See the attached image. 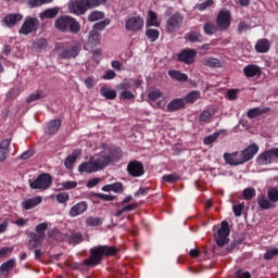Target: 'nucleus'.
<instances>
[{
	"label": "nucleus",
	"instance_id": "nucleus-1",
	"mask_svg": "<svg viewBox=\"0 0 278 278\" xmlns=\"http://www.w3.org/2000/svg\"><path fill=\"white\" fill-rule=\"evenodd\" d=\"M112 162V156L108 152L102 151L96 153L89 157V161H85L78 165V173L80 175H92V173H99L103 170L106 166H110Z\"/></svg>",
	"mask_w": 278,
	"mask_h": 278
},
{
	"label": "nucleus",
	"instance_id": "nucleus-2",
	"mask_svg": "<svg viewBox=\"0 0 278 278\" xmlns=\"http://www.w3.org/2000/svg\"><path fill=\"white\" fill-rule=\"evenodd\" d=\"M118 253V249L114 245H99L92 248L90 250V256L86 261L87 266H97V264H101V260L104 257H110L112 255H116Z\"/></svg>",
	"mask_w": 278,
	"mask_h": 278
},
{
	"label": "nucleus",
	"instance_id": "nucleus-3",
	"mask_svg": "<svg viewBox=\"0 0 278 278\" xmlns=\"http://www.w3.org/2000/svg\"><path fill=\"white\" fill-rule=\"evenodd\" d=\"M54 26L56 29H59V31H70L71 34H79L81 30V25L79 22H77L75 17L68 15L59 17L55 21Z\"/></svg>",
	"mask_w": 278,
	"mask_h": 278
},
{
	"label": "nucleus",
	"instance_id": "nucleus-4",
	"mask_svg": "<svg viewBox=\"0 0 278 278\" xmlns=\"http://www.w3.org/2000/svg\"><path fill=\"white\" fill-rule=\"evenodd\" d=\"M278 202V189L277 187H270L267 190V198L264 194L258 195L257 203L261 210H270L275 207L273 203Z\"/></svg>",
	"mask_w": 278,
	"mask_h": 278
},
{
	"label": "nucleus",
	"instance_id": "nucleus-5",
	"mask_svg": "<svg viewBox=\"0 0 278 278\" xmlns=\"http://www.w3.org/2000/svg\"><path fill=\"white\" fill-rule=\"evenodd\" d=\"M51 186H53V177L49 173H42L34 181L29 182L31 190H39L40 192L49 190Z\"/></svg>",
	"mask_w": 278,
	"mask_h": 278
},
{
	"label": "nucleus",
	"instance_id": "nucleus-6",
	"mask_svg": "<svg viewBox=\"0 0 278 278\" xmlns=\"http://www.w3.org/2000/svg\"><path fill=\"white\" fill-rule=\"evenodd\" d=\"M125 29L130 34H138L144 29V18L140 15L129 16L125 21Z\"/></svg>",
	"mask_w": 278,
	"mask_h": 278
},
{
	"label": "nucleus",
	"instance_id": "nucleus-7",
	"mask_svg": "<svg viewBox=\"0 0 278 278\" xmlns=\"http://www.w3.org/2000/svg\"><path fill=\"white\" fill-rule=\"evenodd\" d=\"M276 160H278V148H271L261 153L256 159V163L258 166H268V164H273Z\"/></svg>",
	"mask_w": 278,
	"mask_h": 278
},
{
	"label": "nucleus",
	"instance_id": "nucleus-8",
	"mask_svg": "<svg viewBox=\"0 0 278 278\" xmlns=\"http://www.w3.org/2000/svg\"><path fill=\"white\" fill-rule=\"evenodd\" d=\"M229 233H230L229 223L222 222L220 228L215 235V241L217 247H225V244L229 242Z\"/></svg>",
	"mask_w": 278,
	"mask_h": 278
},
{
	"label": "nucleus",
	"instance_id": "nucleus-9",
	"mask_svg": "<svg viewBox=\"0 0 278 278\" xmlns=\"http://www.w3.org/2000/svg\"><path fill=\"white\" fill-rule=\"evenodd\" d=\"M216 25L219 31H226V29L231 26V13L229 10L223 9L218 12Z\"/></svg>",
	"mask_w": 278,
	"mask_h": 278
},
{
	"label": "nucleus",
	"instance_id": "nucleus-10",
	"mask_svg": "<svg viewBox=\"0 0 278 278\" xmlns=\"http://www.w3.org/2000/svg\"><path fill=\"white\" fill-rule=\"evenodd\" d=\"M40 25V22L36 17H27L25 22L22 24L20 29V34L27 36L31 34V31H36Z\"/></svg>",
	"mask_w": 278,
	"mask_h": 278
},
{
	"label": "nucleus",
	"instance_id": "nucleus-11",
	"mask_svg": "<svg viewBox=\"0 0 278 278\" xmlns=\"http://www.w3.org/2000/svg\"><path fill=\"white\" fill-rule=\"evenodd\" d=\"M67 8L71 14H75L76 16H81L88 12L86 7V2L84 0H74L68 2Z\"/></svg>",
	"mask_w": 278,
	"mask_h": 278
},
{
	"label": "nucleus",
	"instance_id": "nucleus-12",
	"mask_svg": "<svg viewBox=\"0 0 278 278\" xmlns=\"http://www.w3.org/2000/svg\"><path fill=\"white\" fill-rule=\"evenodd\" d=\"M127 173L130 177H142L144 175V165L140 161H130L127 165Z\"/></svg>",
	"mask_w": 278,
	"mask_h": 278
},
{
	"label": "nucleus",
	"instance_id": "nucleus-13",
	"mask_svg": "<svg viewBox=\"0 0 278 278\" xmlns=\"http://www.w3.org/2000/svg\"><path fill=\"white\" fill-rule=\"evenodd\" d=\"M194 58H197L194 49H185L178 53V62H184V64H194Z\"/></svg>",
	"mask_w": 278,
	"mask_h": 278
},
{
	"label": "nucleus",
	"instance_id": "nucleus-14",
	"mask_svg": "<svg viewBox=\"0 0 278 278\" xmlns=\"http://www.w3.org/2000/svg\"><path fill=\"white\" fill-rule=\"evenodd\" d=\"M159 99H162V100H160L156 103V108L159 110H164V108H166V100H164V96L162 94V91L153 90L148 93L149 103H154V101H157Z\"/></svg>",
	"mask_w": 278,
	"mask_h": 278
},
{
	"label": "nucleus",
	"instance_id": "nucleus-15",
	"mask_svg": "<svg viewBox=\"0 0 278 278\" xmlns=\"http://www.w3.org/2000/svg\"><path fill=\"white\" fill-rule=\"evenodd\" d=\"M260 151V146L257 143H252L248 148H245L243 151H241V157L243 160V163L250 162V160H253L255 155H257Z\"/></svg>",
	"mask_w": 278,
	"mask_h": 278
},
{
	"label": "nucleus",
	"instance_id": "nucleus-16",
	"mask_svg": "<svg viewBox=\"0 0 278 278\" xmlns=\"http://www.w3.org/2000/svg\"><path fill=\"white\" fill-rule=\"evenodd\" d=\"M224 160L226 164H229L230 166H240V164H244L242 154L238 152L224 153Z\"/></svg>",
	"mask_w": 278,
	"mask_h": 278
},
{
	"label": "nucleus",
	"instance_id": "nucleus-17",
	"mask_svg": "<svg viewBox=\"0 0 278 278\" xmlns=\"http://www.w3.org/2000/svg\"><path fill=\"white\" fill-rule=\"evenodd\" d=\"M184 23V15L176 13L166 23L167 31H175Z\"/></svg>",
	"mask_w": 278,
	"mask_h": 278
},
{
	"label": "nucleus",
	"instance_id": "nucleus-18",
	"mask_svg": "<svg viewBox=\"0 0 278 278\" xmlns=\"http://www.w3.org/2000/svg\"><path fill=\"white\" fill-rule=\"evenodd\" d=\"M243 75L245 77H262V67L255 64H250L243 67Z\"/></svg>",
	"mask_w": 278,
	"mask_h": 278
},
{
	"label": "nucleus",
	"instance_id": "nucleus-19",
	"mask_svg": "<svg viewBox=\"0 0 278 278\" xmlns=\"http://www.w3.org/2000/svg\"><path fill=\"white\" fill-rule=\"evenodd\" d=\"M79 155H81V149H75L72 154H70L65 161H64V166L65 168H67L68 170H73L74 166H75V162H77V157H79Z\"/></svg>",
	"mask_w": 278,
	"mask_h": 278
},
{
	"label": "nucleus",
	"instance_id": "nucleus-20",
	"mask_svg": "<svg viewBox=\"0 0 278 278\" xmlns=\"http://www.w3.org/2000/svg\"><path fill=\"white\" fill-rule=\"evenodd\" d=\"M42 203V197L37 195L35 198L26 199L22 201L23 210H34V207H38Z\"/></svg>",
	"mask_w": 278,
	"mask_h": 278
},
{
	"label": "nucleus",
	"instance_id": "nucleus-21",
	"mask_svg": "<svg viewBox=\"0 0 278 278\" xmlns=\"http://www.w3.org/2000/svg\"><path fill=\"white\" fill-rule=\"evenodd\" d=\"M77 55H79V47L77 46H73L70 49H65L60 53V58H62V60H73Z\"/></svg>",
	"mask_w": 278,
	"mask_h": 278
},
{
	"label": "nucleus",
	"instance_id": "nucleus-22",
	"mask_svg": "<svg viewBox=\"0 0 278 278\" xmlns=\"http://www.w3.org/2000/svg\"><path fill=\"white\" fill-rule=\"evenodd\" d=\"M21 21H23V15L18 13L8 14L3 18V23L7 27H14V25H16V23H21Z\"/></svg>",
	"mask_w": 278,
	"mask_h": 278
},
{
	"label": "nucleus",
	"instance_id": "nucleus-23",
	"mask_svg": "<svg viewBox=\"0 0 278 278\" xmlns=\"http://www.w3.org/2000/svg\"><path fill=\"white\" fill-rule=\"evenodd\" d=\"M86 210H88V204L86 202H78L70 210V216H72V218H75V216L84 214Z\"/></svg>",
	"mask_w": 278,
	"mask_h": 278
},
{
	"label": "nucleus",
	"instance_id": "nucleus-24",
	"mask_svg": "<svg viewBox=\"0 0 278 278\" xmlns=\"http://www.w3.org/2000/svg\"><path fill=\"white\" fill-rule=\"evenodd\" d=\"M10 139H3L0 142V162H4V160H8V153H10Z\"/></svg>",
	"mask_w": 278,
	"mask_h": 278
},
{
	"label": "nucleus",
	"instance_id": "nucleus-25",
	"mask_svg": "<svg viewBox=\"0 0 278 278\" xmlns=\"http://www.w3.org/2000/svg\"><path fill=\"white\" fill-rule=\"evenodd\" d=\"M146 25L147 27H160V25H162V22L157 17V13H155L154 11H149Z\"/></svg>",
	"mask_w": 278,
	"mask_h": 278
},
{
	"label": "nucleus",
	"instance_id": "nucleus-26",
	"mask_svg": "<svg viewBox=\"0 0 278 278\" xmlns=\"http://www.w3.org/2000/svg\"><path fill=\"white\" fill-rule=\"evenodd\" d=\"M186 108V101L184 99H174L167 105L168 112H177L178 110H184Z\"/></svg>",
	"mask_w": 278,
	"mask_h": 278
},
{
	"label": "nucleus",
	"instance_id": "nucleus-27",
	"mask_svg": "<svg viewBox=\"0 0 278 278\" xmlns=\"http://www.w3.org/2000/svg\"><path fill=\"white\" fill-rule=\"evenodd\" d=\"M255 51L257 53H268L270 51V41L268 39H260L255 43Z\"/></svg>",
	"mask_w": 278,
	"mask_h": 278
},
{
	"label": "nucleus",
	"instance_id": "nucleus-28",
	"mask_svg": "<svg viewBox=\"0 0 278 278\" xmlns=\"http://www.w3.org/2000/svg\"><path fill=\"white\" fill-rule=\"evenodd\" d=\"M109 24H110V20H104L100 23H96L93 25V30L90 33L89 42H92V40H94V36L97 35V31H101L102 29H105V27H108Z\"/></svg>",
	"mask_w": 278,
	"mask_h": 278
},
{
	"label": "nucleus",
	"instance_id": "nucleus-29",
	"mask_svg": "<svg viewBox=\"0 0 278 278\" xmlns=\"http://www.w3.org/2000/svg\"><path fill=\"white\" fill-rule=\"evenodd\" d=\"M168 75L172 77V79H176V81H188V75L177 70L168 71Z\"/></svg>",
	"mask_w": 278,
	"mask_h": 278
},
{
	"label": "nucleus",
	"instance_id": "nucleus-30",
	"mask_svg": "<svg viewBox=\"0 0 278 278\" xmlns=\"http://www.w3.org/2000/svg\"><path fill=\"white\" fill-rule=\"evenodd\" d=\"M203 66H210V68H220V61L216 58H206L202 60Z\"/></svg>",
	"mask_w": 278,
	"mask_h": 278
},
{
	"label": "nucleus",
	"instance_id": "nucleus-31",
	"mask_svg": "<svg viewBox=\"0 0 278 278\" xmlns=\"http://www.w3.org/2000/svg\"><path fill=\"white\" fill-rule=\"evenodd\" d=\"M201 99V91L193 90L185 97L186 103H194Z\"/></svg>",
	"mask_w": 278,
	"mask_h": 278
},
{
	"label": "nucleus",
	"instance_id": "nucleus-32",
	"mask_svg": "<svg viewBox=\"0 0 278 278\" xmlns=\"http://www.w3.org/2000/svg\"><path fill=\"white\" fill-rule=\"evenodd\" d=\"M84 1L87 10H92V8H99L108 3V0H84Z\"/></svg>",
	"mask_w": 278,
	"mask_h": 278
},
{
	"label": "nucleus",
	"instance_id": "nucleus-33",
	"mask_svg": "<svg viewBox=\"0 0 278 278\" xmlns=\"http://www.w3.org/2000/svg\"><path fill=\"white\" fill-rule=\"evenodd\" d=\"M62 127V121L53 119L48 124L49 134H58V130Z\"/></svg>",
	"mask_w": 278,
	"mask_h": 278
},
{
	"label": "nucleus",
	"instance_id": "nucleus-34",
	"mask_svg": "<svg viewBox=\"0 0 278 278\" xmlns=\"http://www.w3.org/2000/svg\"><path fill=\"white\" fill-rule=\"evenodd\" d=\"M146 36L150 42H155L160 38V30L154 28H148L146 30Z\"/></svg>",
	"mask_w": 278,
	"mask_h": 278
},
{
	"label": "nucleus",
	"instance_id": "nucleus-35",
	"mask_svg": "<svg viewBox=\"0 0 278 278\" xmlns=\"http://www.w3.org/2000/svg\"><path fill=\"white\" fill-rule=\"evenodd\" d=\"M102 97H104L105 99H109V100H114V98L116 97V90L114 89H110L108 87H102L101 90H100Z\"/></svg>",
	"mask_w": 278,
	"mask_h": 278
},
{
	"label": "nucleus",
	"instance_id": "nucleus-36",
	"mask_svg": "<svg viewBox=\"0 0 278 278\" xmlns=\"http://www.w3.org/2000/svg\"><path fill=\"white\" fill-rule=\"evenodd\" d=\"M216 31H218V25H214L210 22L204 24V34H206L207 36H214Z\"/></svg>",
	"mask_w": 278,
	"mask_h": 278
},
{
	"label": "nucleus",
	"instance_id": "nucleus-37",
	"mask_svg": "<svg viewBox=\"0 0 278 278\" xmlns=\"http://www.w3.org/2000/svg\"><path fill=\"white\" fill-rule=\"evenodd\" d=\"M102 18H105V14L101 11H93L88 16V21L90 23H94L97 21H102Z\"/></svg>",
	"mask_w": 278,
	"mask_h": 278
},
{
	"label": "nucleus",
	"instance_id": "nucleus-38",
	"mask_svg": "<svg viewBox=\"0 0 278 278\" xmlns=\"http://www.w3.org/2000/svg\"><path fill=\"white\" fill-rule=\"evenodd\" d=\"M60 11L58 9H47L40 13V18H55Z\"/></svg>",
	"mask_w": 278,
	"mask_h": 278
},
{
	"label": "nucleus",
	"instance_id": "nucleus-39",
	"mask_svg": "<svg viewBox=\"0 0 278 278\" xmlns=\"http://www.w3.org/2000/svg\"><path fill=\"white\" fill-rule=\"evenodd\" d=\"M186 40H189V42H199L201 39V33L197 30H191L186 35Z\"/></svg>",
	"mask_w": 278,
	"mask_h": 278
},
{
	"label": "nucleus",
	"instance_id": "nucleus-40",
	"mask_svg": "<svg viewBox=\"0 0 278 278\" xmlns=\"http://www.w3.org/2000/svg\"><path fill=\"white\" fill-rule=\"evenodd\" d=\"M268 108L264 110H260V108L250 109L248 111V118H256V116H260V114L268 112Z\"/></svg>",
	"mask_w": 278,
	"mask_h": 278
},
{
	"label": "nucleus",
	"instance_id": "nucleus-41",
	"mask_svg": "<svg viewBox=\"0 0 278 278\" xmlns=\"http://www.w3.org/2000/svg\"><path fill=\"white\" fill-rule=\"evenodd\" d=\"M212 116H214V112H211L210 110H205L200 114L199 121L200 123H210Z\"/></svg>",
	"mask_w": 278,
	"mask_h": 278
},
{
	"label": "nucleus",
	"instance_id": "nucleus-42",
	"mask_svg": "<svg viewBox=\"0 0 278 278\" xmlns=\"http://www.w3.org/2000/svg\"><path fill=\"white\" fill-rule=\"evenodd\" d=\"M47 229H49V225L47 223H41L37 225L36 231L41 240L45 238V231H47Z\"/></svg>",
	"mask_w": 278,
	"mask_h": 278
},
{
	"label": "nucleus",
	"instance_id": "nucleus-43",
	"mask_svg": "<svg viewBox=\"0 0 278 278\" xmlns=\"http://www.w3.org/2000/svg\"><path fill=\"white\" fill-rule=\"evenodd\" d=\"M51 199H56L58 203H66L71 199V195L66 192H61L56 195H51Z\"/></svg>",
	"mask_w": 278,
	"mask_h": 278
},
{
	"label": "nucleus",
	"instance_id": "nucleus-44",
	"mask_svg": "<svg viewBox=\"0 0 278 278\" xmlns=\"http://www.w3.org/2000/svg\"><path fill=\"white\" fill-rule=\"evenodd\" d=\"M220 138V132L216 131L213 135H210L203 139L204 144H213V142H216Z\"/></svg>",
	"mask_w": 278,
	"mask_h": 278
},
{
	"label": "nucleus",
	"instance_id": "nucleus-45",
	"mask_svg": "<svg viewBox=\"0 0 278 278\" xmlns=\"http://www.w3.org/2000/svg\"><path fill=\"white\" fill-rule=\"evenodd\" d=\"M253 197H255V188L250 187L243 190V199H245V201H251Z\"/></svg>",
	"mask_w": 278,
	"mask_h": 278
},
{
	"label": "nucleus",
	"instance_id": "nucleus-46",
	"mask_svg": "<svg viewBox=\"0 0 278 278\" xmlns=\"http://www.w3.org/2000/svg\"><path fill=\"white\" fill-rule=\"evenodd\" d=\"M214 5V0H206L205 2L199 3L195 5V9L200 12H203V10H207V8H212Z\"/></svg>",
	"mask_w": 278,
	"mask_h": 278
},
{
	"label": "nucleus",
	"instance_id": "nucleus-47",
	"mask_svg": "<svg viewBox=\"0 0 278 278\" xmlns=\"http://www.w3.org/2000/svg\"><path fill=\"white\" fill-rule=\"evenodd\" d=\"M14 260H9L0 266V270H2V273H8L9 270H12V268H14Z\"/></svg>",
	"mask_w": 278,
	"mask_h": 278
},
{
	"label": "nucleus",
	"instance_id": "nucleus-48",
	"mask_svg": "<svg viewBox=\"0 0 278 278\" xmlns=\"http://www.w3.org/2000/svg\"><path fill=\"white\" fill-rule=\"evenodd\" d=\"M163 181H167V184H175V181H179V175H177V174L164 175Z\"/></svg>",
	"mask_w": 278,
	"mask_h": 278
},
{
	"label": "nucleus",
	"instance_id": "nucleus-49",
	"mask_svg": "<svg viewBox=\"0 0 278 278\" xmlns=\"http://www.w3.org/2000/svg\"><path fill=\"white\" fill-rule=\"evenodd\" d=\"M119 99H124V100H127V101H134V99H136V94H134L129 90H124V91L121 92Z\"/></svg>",
	"mask_w": 278,
	"mask_h": 278
},
{
	"label": "nucleus",
	"instance_id": "nucleus-50",
	"mask_svg": "<svg viewBox=\"0 0 278 278\" xmlns=\"http://www.w3.org/2000/svg\"><path fill=\"white\" fill-rule=\"evenodd\" d=\"M53 0H28V4L30 8H39V5H43V3H51Z\"/></svg>",
	"mask_w": 278,
	"mask_h": 278
},
{
	"label": "nucleus",
	"instance_id": "nucleus-51",
	"mask_svg": "<svg viewBox=\"0 0 278 278\" xmlns=\"http://www.w3.org/2000/svg\"><path fill=\"white\" fill-rule=\"evenodd\" d=\"M277 255H278V248H273L264 254V260H273V257H277Z\"/></svg>",
	"mask_w": 278,
	"mask_h": 278
},
{
	"label": "nucleus",
	"instance_id": "nucleus-52",
	"mask_svg": "<svg viewBox=\"0 0 278 278\" xmlns=\"http://www.w3.org/2000/svg\"><path fill=\"white\" fill-rule=\"evenodd\" d=\"M86 224L89 227H99V225H101V219L98 217H89L87 218Z\"/></svg>",
	"mask_w": 278,
	"mask_h": 278
},
{
	"label": "nucleus",
	"instance_id": "nucleus-53",
	"mask_svg": "<svg viewBox=\"0 0 278 278\" xmlns=\"http://www.w3.org/2000/svg\"><path fill=\"white\" fill-rule=\"evenodd\" d=\"M238 92H240V90H238V89H229L228 92H227L226 98L229 101H236V99H238Z\"/></svg>",
	"mask_w": 278,
	"mask_h": 278
},
{
	"label": "nucleus",
	"instance_id": "nucleus-54",
	"mask_svg": "<svg viewBox=\"0 0 278 278\" xmlns=\"http://www.w3.org/2000/svg\"><path fill=\"white\" fill-rule=\"evenodd\" d=\"M235 216H242V211L244 210V204L238 203L232 206Z\"/></svg>",
	"mask_w": 278,
	"mask_h": 278
},
{
	"label": "nucleus",
	"instance_id": "nucleus-55",
	"mask_svg": "<svg viewBox=\"0 0 278 278\" xmlns=\"http://www.w3.org/2000/svg\"><path fill=\"white\" fill-rule=\"evenodd\" d=\"M137 207H138V204L136 203L129 204L125 206L123 210L118 211L117 216H121L123 212H134V210H136Z\"/></svg>",
	"mask_w": 278,
	"mask_h": 278
},
{
	"label": "nucleus",
	"instance_id": "nucleus-56",
	"mask_svg": "<svg viewBox=\"0 0 278 278\" xmlns=\"http://www.w3.org/2000/svg\"><path fill=\"white\" fill-rule=\"evenodd\" d=\"M114 77H116V72H114V70H108L102 76V79L110 80L114 79Z\"/></svg>",
	"mask_w": 278,
	"mask_h": 278
},
{
	"label": "nucleus",
	"instance_id": "nucleus-57",
	"mask_svg": "<svg viewBox=\"0 0 278 278\" xmlns=\"http://www.w3.org/2000/svg\"><path fill=\"white\" fill-rule=\"evenodd\" d=\"M64 190H73V188H77V181H65L63 182Z\"/></svg>",
	"mask_w": 278,
	"mask_h": 278
},
{
	"label": "nucleus",
	"instance_id": "nucleus-58",
	"mask_svg": "<svg viewBox=\"0 0 278 278\" xmlns=\"http://www.w3.org/2000/svg\"><path fill=\"white\" fill-rule=\"evenodd\" d=\"M38 99H42V94L37 91L27 98V103H33V101H38Z\"/></svg>",
	"mask_w": 278,
	"mask_h": 278
},
{
	"label": "nucleus",
	"instance_id": "nucleus-59",
	"mask_svg": "<svg viewBox=\"0 0 278 278\" xmlns=\"http://www.w3.org/2000/svg\"><path fill=\"white\" fill-rule=\"evenodd\" d=\"M112 186V192L118 194V192H123V185L121 182H114Z\"/></svg>",
	"mask_w": 278,
	"mask_h": 278
},
{
	"label": "nucleus",
	"instance_id": "nucleus-60",
	"mask_svg": "<svg viewBox=\"0 0 278 278\" xmlns=\"http://www.w3.org/2000/svg\"><path fill=\"white\" fill-rule=\"evenodd\" d=\"M12 251H14V248H2L0 249V260L1 257H5V255H10V253H12Z\"/></svg>",
	"mask_w": 278,
	"mask_h": 278
},
{
	"label": "nucleus",
	"instance_id": "nucleus-61",
	"mask_svg": "<svg viewBox=\"0 0 278 278\" xmlns=\"http://www.w3.org/2000/svg\"><path fill=\"white\" fill-rule=\"evenodd\" d=\"M101 182V178H92L87 182V188H94L96 186H99Z\"/></svg>",
	"mask_w": 278,
	"mask_h": 278
},
{
	"label": "nucleus",
	"instance_id": "nucleus-62",
	"mask_svg": "<svg viewBox=\"0 0 278 278\" xmlns=\"http://www.w3.org/2000/svg\"><path fill=\"white\" fill-rule=\"evenodd\" d=\"M236 277L237 278H251V273L240 269L236 273Z\"/></svg>",
	"mask_w": 278,
	"mask_h": 278
},
{
	"label": "nucleus",
	"instance_id": "nucleus-63",
	"mask_svg": "<svg viewBox=\"0 0 278 278\" xmlns=\"http://www.w3.org/2000/svg\"><path fill=\"white\" fill-rule=\"evenodd\" d=\"M36 49H43V47H47V39H39L35 42Z\"/></svg>",
	"mask_w": 278,
	"mask_h": 278
},
{
	"label": "nucleus",
	"instance_id": "nucleus-64",
	"mask_svg": "<svg viewBox=\"0 0 278 278\" xmlns=\"http://www.w3.org/2000/svg\"><path fill=\"white\" fill-rule=\"evenodd\" d=\"M85 86L86 88H94V78L88 77L85 79Z\"/></svg>",
	"mask_w": 278,
	"mask_h": 278
}]
</instances>
